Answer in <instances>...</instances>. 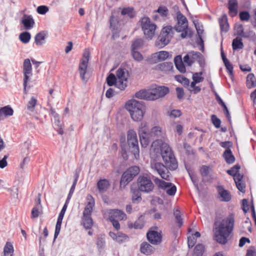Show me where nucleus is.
I'll return each mask as SVG.
<instances>
[{"label": "nucleus", "instance_id": "1", "mask_svg": "<svg viewBox=\"0 0 256 256\" xmlns=\"http://www.w3.org/2000/svg\"><path fill=\"white\" fill-rule=\"evenodd\" d=\"M234 222V219L232 216L215 220L213 231L215 240L218 243L224 244L228 242V238L233 230Z\"/></svg>", "mask_w": 256, "mask_h": 256}, {"label": "nucleus", "instance_id": "2", "mask_svg": "<svg viewBox=\"0 0 256 256\" xmlns=\"http://www.w3.org/2000/svg\"><path fill=\"white\" fill-rule=\"evenodd\" d=\"M152 148L156 152H160L163 160L170 170H174L177 168L176 160L168 144L157 140L152 143Z\"/></svg>", "mask_w": 256, "mask_h": 256}, {"label": "nucleus", "instance_id": "3", "mask_svg": "<svg viewBox=\"0 0 256 256\" xmlns=\"http://www.w3.org/2000/svg\"><path fill=\"white\" fill-rule=\"evenodd\" d=\"M168 92L169 89L168 87L158 86L148 90H141L135 94V96L147 100H156L164 98Z\"/></svg>", "mask_w": 256, "mask_h": 256}, {"label": "nucleus", "instance_id": "4", "mask_svg": "<svg viewBox=\"0 0 256 256\" xmlns=\"http://www.w3.org/2000/svg\"><path fill=\"white\" fill-rule=\"evenodd\" d=\"M128 71L126 68H120L116 72V76L113 74H110L106 78V82L108 86L115 84L121 90H124L127 86Z\"/></svg>", "mask_w": 256, "mask_h": 256}, {"label": "nucleus", "instance_id": "5", "mask_svg": "<svg viewBox=\"0 0 256 256\" xmlns=\"http://www.w3.org/2000/svg\"><path fill=\"white\" fill-rule=\"evenodd\" d=\"M145 111L146 106L143 102L135 100H129V112L134 121H140L144 117Z\"/></svg>", "mask_w": 256, "mask_h": 256}, {"label": "nucleus", "instance_id": "6", "mask_svg": "<svg viewBox=\"0 0 256 256\" xmlns=\"http://www.w3.org/2000/svg\"><path fill=\"white\" fill-rule=\"evenodd\" d=\"M136 184L139 190L144 193H150L154 188V185L148 174H140L137 179Z\"/></svg>", "mask_w": 256, "mask_h": 256}, {"label": "nucleus", "instance_id": "7", "mask_svg": "<svg viewBox=\"0 0 256 256\" xmlns=\"http://www.w3.org/2000/svg\"><path fill=\"white\" fill-rule=\"evenodd\" d=\"M141 27L146 37L152 40L156 34V25L149 18L144 17L141 19Z\"/></svg>", "mask_w": 256, "mask_h": 256}, {"label": "nucleus", "instance_id": "8", "mask_svg": "<svg viewBox=\"0 0 256 256\" xmlns=\"http://www.w3.org/2000/svg\"><path fill=\"white\" fill-rule=\"evenodd\" d=\"M174 34V28L170 26L164 27L158 38V45L164 47L170 41Z\"/></svg>", "mask_w": 256, "mask_h": 256}, {"label": "nucleus", "instance_id": "9", "mask_svg": "<svg viewBox=\"0 0 256 256\" xmlns=\"http://www.w3.org/2000/svg\"><path fill=\"white\" fill-rule=\"evenodd\" d=\"M177 25L176 30L178 32H182L180 36L184 38L188 35V21L186 17L180 12L176 13Z\"/></svg>", "mask_w": 256, "mask_h": 256}, {"label": "nucleus", "instance_id": "10", "mask_svg": "<svg viewBox=\"0 0 256 256\" xmlns=\"http://www.w3.org/2000/svg\"><path fill=\"white\" fill-rule=\"evenodd\" d=\"M129 152H130L136 159L139 158V148L136 134L133 130H129Z\"/></svg>", "mask_w": 256, "mask_h": 256}, {"label": "nucleus", "instance_id": "11", "mask_svg": "<svg viewBox=\"0 0 256 256\" xmlns=\"http://www.w3.org/2000/svg\"><path fill=\"white\" fill-rule=\"evenodd\" d=\"M139 136L142 147H146L150 143V130L147 122H143L139 128Z\"/></svg>", "mask_w": 256, "mask_h": 256}, {"label": "nucleus", "instance_id": "12", "mask_svg": "<svg viewBox=\"0 0 256 256\" xmlns=\"http://www.w3.org/2000/svg\"><path fill=\"white\" fill-rule=\"evenodd\" d=\"M90 56V52L89 50L85 49L78 65L80 76L82 80H85V74L86 73Z\"/></svg>", "mask_w": 256, "mask_h": 256}, {"label": "nucleus", "instance_id": "13", "mask_svg": "<svg viewBox=\"0 0 256 256\" xmlns=\"http://www.w3.org/2000/svg\"><path fill=\"white\" fill-rule=\"evenodd\" d=\"M23 74L24 77V92L26 94V87L29 80L30 76L32 75V66L30 59L26 58L24 60L23 63Z\"/></svg>", "mask_w": 256, "mask_h": 256}, {"label": "nucleus", "instance_id": "14", "mask_svg": "<svg viewBox=\"0 0 256 256\" xmlns=\"http://www.w3.org/2000/svg\"><path fill=\"white\" fill-rule=\"evenodd\" d=\"M150 167L152 170L156 171L162 179L166 180H170V172L160 162L152 163Z\"/></svg>", "mask_w": 256, "mask_h": 256}, {"label": "nucleus", "instance_id": "15", "mask_svg": "<svg viewBox=\"0 0 256 256\" xmlns=\"http://www.w3.org/2000/svg\"><path fill=\"white\" fill-rule=\"evenodd\" d=\"M234 35L240 36L244 38H248L251 36H256L255 33L252 30L244 32L243 26L242 24H236L234 26Z\"/></svg>", "mask_w": 256, "mask_h": 256}, {"label": "nucleus", "instance_id": "16", "mask_svg": "<svg viewBox=\"0 0 256 256\" xmlns=\"http://www.w3.org/2000/svg\"><path fill=\"white\" fill-rule=\"evenodd\" d=\"M216 189L222 202H228L231 200L232 195L230 192L225 190L223 186H216Z\"/></svg>", "mask_w": 256, "mask_h": 256}, {"label": "nucleus", "instance_id": "17", "mask_svg": "<svg viewBox=\"0 0 256 256\" xmlns=\"http://www.w3.org/2000/svg\"><path fill=\"white\" fill-rule=\"evenodd\" d=\"M146 236L148 240L153 244H158L162 241V236L160 234L154 230L149 231Z\"/></svg>", "mask_w": 256, "mask_h": 256}, {"label": "nucleus", "instance_id": "18", "mask_svg": "<svg viewBox=\"0 0 256 256\" xmlns=\"http://www.w3.org/2000/svg\"><path fill=\"white\" fill-rule=\"evenodd\" d=\"M108 217L110 221L121 220L126 218V214L122 210H111L108 212Z\"/></svg>", "mask_w": 256, "mask_h": 256}, {"label": "nucleus", "instance_id": "19", "mask_svg": "<svg viewBox=\"0 0 256 256\" xmlns=\"http://www.w3.org/2000/svg\"><path fill=\"white\" fill-rule=\"evenodd\" d=\"M91 215V214H84V212L82 214V224L86 230L90 229L93 226V221Z\"/></svg>", "mask_w": 256, "mask_h": 256}, {"label": "nucleus", "instance_id": "20", "mask_svg": "<svg viewBox=\"0 0 256 256\" xmlns=\"http://www.w3.org/2000/svg\"><path fill=\"white\" fill-rule=\"evenodd\" d=\"M238 2L237 0H229L228 4V8L229 10V14L232 16H235L238 12Z\"/></svg>", "mask_w": 256, "mask_h": 256}, {"label": "nucleus", "instance_id": "21", "mask_svg": "<svg viewBox=\"0 0 256 256\" xmlns=\"http://www.w3.org/2000/svg\"><path fill=\"white\" fill-rule=\"evenodd\" d=\"M87 202L83 212L84 214L92 213L93 208L95 204L94 200L91 195H88L86 198Z\"/></svg>", "mask_w": 256, "mask_h": 256}, {"label": "nucleus", "instance_id": "22", "mask_svg": "<svg viewBox=\"0 0 256 256\" xmlns=\"http://www.w3.org/2000/svg\"><path fill=\"white\" fill-rule=\"evenodd\" d=\"M110 182L106 179H102L98 180L96 186L100 192L103 193L106 192L110 186Z\"/></svg>", "mask_w": 256, "mask_h": 256}, {"label": "nucleus", "instance_id": "23", "mask_svg": "<svg viewBox=\"0 0 256 256\" xmlns=\"http://www.w3.org/2000/svg\"><path fill=\"white\" fill-rule=\"evenodd\" d=\"M120 143L121 147V155L124 160H127L128 158V145L126 141L125 136H122L120 138Z\"/></svg>", "mask_w": 256, "mask_h": 256}, {"label": "nucleus", "instance_id": "24", "mask_svg": "<svg viewBox=\"0 0 256 256\" xmlns=\"http://www.w3.org/2000/svg\"><path fill=\"white\" fill-rule=\"evenodd\" d=\"M109 236L114 240L118 242L121 244L126 242L127 239L126 235L123 234L120 232L115 234L113 232H110Z\"/></svg>", "mask_w": 256, "mask_h": 256}, {"label": "nucleus", "instance_id": "25", "mask_svg": "<svg viewBox=\"0 0 256 256\" xmlns=\"http://www.w3.org/2000/svg\"><path fill=\"white\" fill-rule=\"evenodd\" d=\"M22 23L26 30H30L34 26V22L30 16L24 15V18L22 20Z\"/></svg>", "mask_w": 256, "mask_h": 256}, {"label": "nucleus", "instance_id": "26", "mask_svg": "<svg viewBox=\"0 0 256 256\" xmlns=\"http://www.w3.org/2000/svg\"><path fill=\"white\" fill-rule=\"evenodd\" d=\"M140 249L141 252L146 255L152 254L154 250V248L146 242H144L141 244Z\"/></svg>", "mask_w": 256, "mask_h": 256}, {"label": "nucleus", "instance_id": "27", "mask_svg": "<svg viewBox=\"0 0 256 256\" xmlns=\"http://www.w3.org/2000/svg\"><path fill=\"white\" fill-rule=\"evenodd\" d=\"M173 68V64L170 62H164L158 64L156 66V70L166 72L171 70Z\"/></svg>", "mask_w": 256, "mask_h": 256}, {"label": "nucleus", "instance_id": "28", "mask_svg": "<svg viewBox=\"0 0 256 256\" xmlns=\"http://www.w3.org/2000/svg\"><path fill=\"white\" fill-rule=\"evenodd\" d=\"M174 62L176 68L180 72L184 73L186 72V68L180 56H176L174 58Z\"/></svg>", "mask_w": 256, "mask_h": 256}, {"label": "nucleus", "instance_id": "29", "mask_svg": "<svg viewBox=\"0 0 256 256\" xmlns=\"http://www.w3.org/2000/svg\"><path fill=\"white\" fill-rule=\"evenodd\" d=\"M14 252L13 245L10 242H6L1 256H12Z\"/></svg>", "mask_w": 256, "mask_h": 256}, {"label": "nucleus", "instance_id": "30", "mask_svg": "<svg viewBox=\"0 0 256 256\" xmlns=\"http://www.w3.org/2000/svg\"><path fill=\"white\" fill-rule=\"evenodd\" d=\"M131 192H132V200L133 203L138 204L142 200L141 198V191L138 188L133 189L131 188Z\"/></svg>", "mask_w": 256, "mask_h": 256}, {"label": "nucleus", "instance_id": "31", "mask_svg": "<svg viewBox=\"0 0 256 256\" xmlns=\"http://www.w3.org/2000/svg\"><path fill=\"white\" fill-rule=\"evenodd\" d=\"M163 132L162 128L158 126L153 127L150 130V140L154 137H160L162 136Z\"/></svg>", "mask_w": 256, "mask_h": 256}, {"label": "nucleus", "instance_id": "32", "mask_svg": "<svg viewBox=\"0 0 256 256\" xmlns=\"http://www.w3.org/2000/svg\"><path fill=\"white\" fill-rule=\"evenodd\" d=\"M223 157L228 164H232L235 161V158L230 149H226L223 154Z\"/></svg>", "mask_w": 256, "mask_h": 256}, {"label": "nucleus", "instance_id": "33", "mask_svg": "<svg viewBox=\"0 0 256 256\" xmlns=\"http://www.w3.org/2000/svg\"><path fill=\"white\" fill-rule=\"evenodd\" d=\"M154 181L158 188L166 190L168 188H170L172 185L171 182H167L162 180H160L158 178H156L154 179Z\"/></svg>", "mask_w": 256, "mask_h": 256}, {"label": "nucleus", "instance_id": "34", "mask_svg": "<svg viewBox=\"0 0 256 256\" xmlns=\"http://www.w3.org/2000/svg\"><path fill=\"white\" fill-rule=\"evenodd\" d=\"M14 110L9 106H6L0 108V119L3 116H12L13 115Z\"/></svg>", "mask_w": 256, "mask_h": 256}, {"label": "nucleus", "instance_id": "35", "mask_svg": "<svg viewBox=\"0 0 256 256\" xmlns=\"http://www.w3.org/2000/svg\"><path fill=\"white\" fill-rule=\"evenodd\" d=\"M44 32H40L38 33L34 37V42L37 46H41L43 44L46 38Z\"/></svg>", "mask_w": 256, "mask_h": 256}, {"label": "nucleus", "instance_id": "36", "mask_svg": "<svg viewBox=\"0 0 256 256\" xmlns=\"http://www.w3.org/2000/svg\"><path fill=\"white\" fill-rule=\"evenodd\" d=\"M220 30L222 31L226 32L228 30V22L227 18L226 15L222 17L219 20Z\"/></svg>", "mask_w": 256, "mask_h": 256}, {"label": "nucleus", "instance_id": "37", "mask_svg": "<svg viewBox=\"0 0 256 256\" xmlns=\"http://www.w3.org/2000/svg\"><path fill=\"white\" fill-rule=\"evenodd\" d=\"M246 86L248 88H252L256 86V80L254 75L249 74L246 78Z\"/></svg>", "mask_w": 256, "mask_h": 256}, {"label": "nucleus", "instance_id": "38", "mask_svg": "<svg viewBox=\"0 0 256 256\" xmlns=\"http://www.w3.org/2000/svg\"><path fill=\"white\" fill-rule=\"evenodd\" d=\"M140 172V169L138 166H134L129 168V182L136 176Z\"/></svg>", "mask_w": 256, "mask_h": 256}, {"label": "nucleus", "instance_id": "39", "mask_svg": "<svg viewBox=\"0 0 256 256\" xmlns=\"http://www.w3.org/2000/svg\"><path fill=\"white\" fill-rule=\"evenodd\" d=\"M144 40L142 38H136L132 43V50H137L144 45Z\"/></svg>", "mask_w": 256, "mask_h": 256}, {"label": "nucleus", "instance_id": "40", "mask_svg": "<svg viewBox=\"0 0 256 256\" xmlns=\"http://www.w3.org/2000/svg\"><path fill=\"white\" fill-rule=\"evenodd\" d=\"M204 251V246L202 244H198L194 248L192 256H202Z\"/></svg>", "mask_w": 256, "mask_h": 256}, {"label": "nucleus", "instance_id": "41", "mask_svg": "<svg viewBox=\"0 0 256 256\" xmlns=\"http://www.w3.org/2000/svg\"><path fill=\"white\" fill-rule=\"evenodd\" d=\"M232 46L234 50L242 49L244 48V44L240 38H236L233 40Z\"/></svg>", "mask_w": 256, "mask_h": 256}, {"label": "nucleus", "instance_id": "42", "mask_svg": "<svg viewBox=\"0 0 256 256\" xmlns=\"http://www.w3.org/2000/svg\"><path fill=\"white\" fill-rule=\"evenodd\" d=\"M154 12L158 13L162 18H166L168 15V10L165 6H160Z\"/></svg>", "mask_w": 256, "mask_h": 256}, {"label": "nucleus", "instance_id": "43", "mask_svg": "<svg viewBox=\"0 0 256 256\" xmlns=\"http://www.w3.org/2000/svg\"><path fill=\"white\" fill-rule=\"evenodd\" d=\"M42 212V206H36L34 207L31 212V218H38Z\"/></svg>", "mask_w": 256, "mask_h": 256}, {"label": "nucleus", "instance_id": "44", "mask_svg": "<svg viewBox=\"0 0 256 256\" xmlns=\"http://www.w3.org/2000/svg\"><path fill=\"white\" fill-rule=\"evenodd\" d=\"M128 184V172L126 170L122 174L120 181V188L124 189Z\"/></svg>", "mask_w": 256, "mask_h": 256}, {"label": "nucleus", "instance_id": "45", "mask_svg": "<svg viewBox=\"0 0 256 256\" xmlns=\"http://www.w3.org/2000/svg\"><path fill=\"white\" fill-rule=\"evenodd\" d=\"M37 102L38 100L34 96H32L26 105L27 109L30 112H33Z\"/></svg>", "mask_w": 256, "mask_h": 256}, {"label": "nucleus", "instance_id": "46", "mask_svg": "<svg viewBox=\"0 0 256 256\" xmlns=\"http://www.w3.org/2000/svg\"><path fill=\"white\" fill-rule=\"evenodd\" d=\"M31 36L30 32H26L21 33L19 36L20 41L24 44L28 43L30 40Z\"/></svg>", "mask_w": 256, "mask_h": 256}, {"label": "nucleus", "instance_id": "47", "mask_svg": "<svg viewBox=\"0 0 256 256\" xmlns=\"http://www.w3.org/2000/svg\"><path fill=\"white\" fill-rule=\"evenodd\" d=\"M156 54L160 61L164 60L170 56L169 52L166 51H160L156 53Z\"/></svg>", "mask_w": 256, "mask_h": 256}, {"label": "nucleus", "instance_id": "48", "mask_svg": "<svg viewBox=\"0 0 256 256\" xmlns=\"http://www.w3.org/2000/svg\"><path fill=\"white\" fill-rule=\"evenodd\" d=\"M176 222L178 224L179 227H181L183 224V220L181 216V214L179 210H176L174 212Z\"/></svg>", "mask_w": 256, "mask_h": 256}, {"label": "nucleus", "instance_id": "49", "mask_svg": "<svg viewBox=\"0 0 256 256\" xmlns=\"http://www.w3.org/2000/svg\"><path fill=\"white\" fill-rule=\"evenodd\" d=\"M189 54L192 60H194V62L196 60L200 62L202 58V54L200 52H190Z\"/></svg>", "mask_w": 256, "mask_h": 256}, {"label": "nucleus", "instance_id": "50", "mask_svg": "<svg viewBox=\"0 0 256 256\" xmlns=\"http://www.w3.org/2000/svg\"><path fill=\"white\" fill-rule=\"evenodd\" d=\"M212 170L210 166H202L200 169V173L202 177H206L208 176Z\"/></svg>", "mask_w": 256, "mask_h": 256}, {"label": "nucleus", "instance_id": "51", "mask_svg": "<svg viewBox=\"0 0 256 256\" xmlns=\"http://www.w3.org/2000/svg\"><path fill=\"white\" fill-rule=\"evenodd\" d=\"M202 74V72L194 73L192 75V80L198 83L202 82L204 80V78L201 76Z\"/></svg>", "mask_w": 256, "mask_h": 256}, {"label": "nucleus", "instance_id": "52", "mask_svg": "<svg viewBox=\"0 0 256 256\" xmlns=\"http://www.w3.org/2000/svg\"><path fill=\"white\" fill-rule=\"evenodd\" d=\"M195 24L196 28V30L198 34V37H199L200 41V45L201 44L202 45V49L203 50L204 49V42H203V40L202 38V35L203 34L204 30L202 29L201 28H200L201 26H199V25L198 26L196 24Z\"/></svg>", "mask_w": 256, "mask_h": 256}, {"label": "nucleus", "instance_id": "53", "mask_svg": "<svg viewBox=\"0 0 256 256\" xmlns=\"http://www.w3.org/2000/svg\"><path fill=\"white\" fill-rule=\"evenodd\" d=\"M239 16L240 20L242 21H248L250 18V14L246 11L240 12Z\"/></svg>", "mask_w": 256, "mask_h": 256}, {"label": "nucleus", "instance_id": "54", "mask_svg": "<svg viewBox=\"0 0 256 256\" xmlns=\"http://www.w3.org/2000/svg\"><path fill=\"white\" fill-rule=\"evenodd\" d=\"M211 119L213 124L216 128H219L220 126L221 121L216 116L213 114L211 116Z\"/></svg>", "mask_w": 256, "mask_h": 256}, {"label": "nucleus", "instance_id": "55", "mask_svg": "<svg viewBox=\"0 0 256 256\" xmlns=\"http://www.w3.org/2000/svg\"><path fill=\"white\" fill-rule=\"evenodd\" d=\"M182 115L180 110H174L168 112V116L171 118H176Z\"/></svg>", "mask_w": 256, "mask_h": 256}, {"label": "nucleus", "instance_id": "56", "mask_svg": "<svg viewBox=\"0 0 256 256\" xmlns=\"http://www.w3.org/2000/svg\"><path fill=\"white\" fill-rule=\"evenodd\" d=\"M132 54L134 58L138 61H140L142 59V54L137 50H132Z\"/></svg>", "mask_w": 256, "mask_h": 256}, {"label": "nucleus", "instance_id": "57", "mask_svg": "<svg viewBox=\"0 0 256 256\" xmlns=\"http://www.w3.org/2000/svg\"><path fill=\"white\" fill-rule=\"evenodd\" d=\"M196 239L194 236H190L188 238V244L189 248H192L196 243Z\"/></svg>", "mask_w": 256, "mask_h": 256}, {"label": "nucleus", "instance_id": "58", "mask_svg": "<svg viewBox=\"0 0 256 256\" xmlns=\"http://www.w3.org/2000/svg\"><path fill=\"white\" fill-rule=\"evenodd\" d=\"M48 10V8L46 6H40L38 7L37 12L41 14H44L47 12Z\"/></svg>", "mask_w": 256, "mask_h": 256}, {"label": "nucleus", "instance_id": "59", "mask_svg": "<svg viewBox=\"0 0 256 256\" xmlns=\"http://www.w3.org/2000/svg\"><path fill=\"white\" fill-rule=\"evenodd\" d=\"M188 172L189 176L190 178L192 181V182L194 183V186L196 188L198 189V188L197 178H196L195 175L192 172H190V171L188 170Z\"/></svg>", "mask_w": 256, "mask_h": 256}, {"label": "nucleus", "instance_id": "60", "mask_svg": "<svg viewBox=\"0 0 256 256\" xmlns=\"http://www.w3.org/2000/svg\"><path fill=\"white\" fill-rule=\"evenodd\" d=\"M237 188L241 192H245L246 185L242 181L236 183Z\"/></svg>", "mask_w": 256, "mask_h": 256}, {"label": "nucleus", "instance_id": "61", "mask_svg": "<svg viewBox=\"0 0 256 256\" xmlns=\"http://www.w3.org/2000/svg\"><path fill=\"white\" fill-rule=\"evenodd\" d=\"M242 210L244 213L247 212L249 210L248 203L246 199L242 200Z\"/></svg>", "mask_w": 256, "mask_h": 256}, {"label": "nucleus", "instance_id": "62", "mask_svg": "<svg viewBox=\"0 0 256 256\" xmlns=\"http://www.w3.org/2000/svg\"><path fill=\"white\" fill-rule=\"evenodd\" d=\"M166 190V194L169 196H174L176 192V188L174 185L171 186L170 188H168Z\"/></svg>", "mask_w": 256, "mask_h": 256}, {"label": "nucleus", "instance_id": "63", "mask_svg": "<svg viewBox=\"0 0 256 256\" xmlns=\"http://www.w3.org/2000/svg\"><path fill=\"white\" fill-rule=\"evenodd\" d=\"M110 27L112 30H114L116 28V24L118 23L116 20H115L114 17L112 16H110Z\"/></svg>", "mask_w": 256, "mask_h": 256}, {"label": "nucleus", "instance_id": "64", "mask_svg": "<svg viewBox=\"0 0 256 256\" xmlns=\"http://www.w3.org/2000/svg\"><path fill=\"white\" fill-rule=\"evenodd\" d=\"M184 62L188 66H190L194 63V60H192L190 54H188L184 56Z\"/></svg>", "mask_w": 256, "mask_h": 256}]
</instances>
